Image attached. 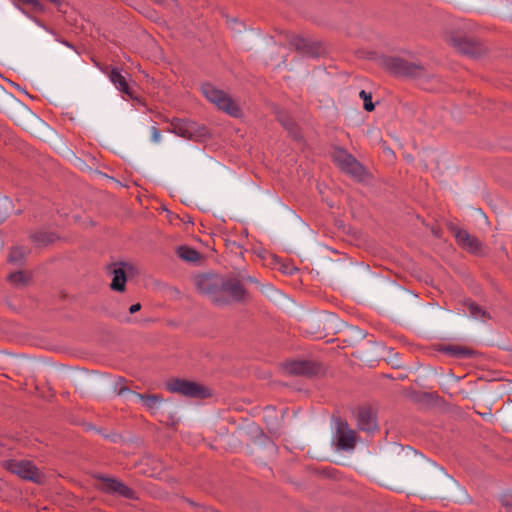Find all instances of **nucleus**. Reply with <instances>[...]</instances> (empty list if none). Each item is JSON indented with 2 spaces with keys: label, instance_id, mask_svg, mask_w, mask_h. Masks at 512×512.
Here are the masks:
<instances>
[{
  "label": "nucleus",
  "instance_id": "obj_11",
  "mask_svg": "<svg viewBox=\"0 0 512 512\" xmlns=\"http://www.w3.org/2000/svg\"><path fill=\"white\" fill-rule=\"evenodd\" d=\"M102 489L107 493L118 494L127 499H137V494L133 489L114 478H103Z\"/></svg>",
  "mask_w": 512,
  "mask_h": 512
},
{
  "label": "nucleus",
  "instance_id": "obj_15",
  "mask_svg": "<svg viewBox=\"0 0 512 512\" xmlns=\"http://www.w3.org/2000/svg\"><path fill=\"white\" fill-rule=\"evenodd\" d=\"M287 369L296 375H311L315 372L314 364L311 361H293L287 365Z\"/></svg>",
  "mask_w": 512,
  "mask_h": 512
},
{
  "label": "nucleus",
  "instance_id": "obj_1",
  "mask_svg": "<svg viewBox=\"0 0 512 512\" xmlns=\"http://www.w3.org/2000/svg\"><path fill=\"white\" fill-rule=\"evenodd\" d=\"M194 284L197 291L208 297L214 305L225 306V298L222 297V289L224 285V277L205 273L194 277Z\"/></svg>",
  "mask_w": 512,
  "mask_h": 512
},
{
  "label": "nucleus",
  "instance_id": "obj_14",
  "mask_svg": "<svg viewBox=\"0 0 512 512\" xmlns=\"http://www.w3.org/2000/svg\"><path fill=\"white\" fill-rule=\"evenodd\" d=\"M328 319L325 317H313L303 323L304 331L313 335L315 338H322L325 334L320 330L321 327L325 328Z\"/></svg>",
  "mask_w": 512,
  "mask_h": 512
},
{
  "label": "nucleus",
  "instance_id": "obj_8",
  "mask_svg": "<svg viewBox=\"0 0 512 512\" xmlns=\"http://www.w3.org/2000/svg\"><path fill=\"white\" fill-rule=\"evenodd\" d=\"M451 232L453 233L457 244L462 249L474 255L484 254L482 242L477 237L471 235L467 230L452 226Z\"/></svg>",
  "mask_w": 512,
  "mask_h": 512
},
{
  "label": "nucleus",
  "instance_id": "obj_2",
  "mask_svg": "<svg viewBox=\"0 0 512 512\" xmlns=\"http://www.w3.org/2000/svg\"><path fill=\"white\" fill-rule=\"evenodd\" d=\"M201 91L204 97L218 109L233 117L240 116V107L226 92L216 88L210 83L203 84L201 86Z\"/></svg>",
  "mask_w": 512,
  "mask_h": 512
},
{
  "label": "nucleus",
  "instance_id": "obj_9",
  "mask_svg": "<svg viewBox=\"0 0 512 512\" xmlns=\"http://www.w3.org/2000/svg\"><path fill=\"white\" fill-rule=\"evenodd\" d=\"M222 297L225 298V305L231 302H241L246 297V290L238 279L224 278Z\"/></svg>",
  "mask_w": 512,
  "mask_h": 512
},
{
  "label": "nucleus",
  "instance_id": "obj_20",
  "mask_svg": "<svg viewBox=\"0 0 512 512\" xmlns=\"http://www.w3.org/2000/svg\"><path fill=\"white\" fill-rule=\"evenodd\" d=\"M173 133L178 136L189 138L192 135V129L184 122H177L173 124Z\"/></svg>",
  "mask_w": 512,
  "mask_h": 512
},
{
  "label": "nucleus",
  "instance_id": "obj_27",
  "mask_svg": "<svg viewBox=\"0 0 512 512\" xmlns=\"http://www.w3.org/2000/svg\"><path fill=\"white\" fill-rule=\"evenodd\" d=\"M140 309H141V305H140V303H136V304H133V305H131V306H130V308H129V312H130L131 314H133V313L138 312Z\"/></svg>",
  "mask_w": 512,
  "mask_h": 512
},
{
  "label": "nucleus",
  "instance_id": "obj_12",
  "mask_svg": "<svg viewBox=\"0 0 512 512\" xmlns=\"http://www.w3.org/2000/svg\"><path fill=\"white\" fill-rule=\"evenodd\" d=\"M108 78L119 92L129 96L131 99L134 98L133 92L129 87L126 77L121 73L119 68H111L110 72L108 73Z\"/></svg>",
  "mask_w": 512,
  "mask_h": 512
},
{
  "label": "nucleus",
  "instance_id": "obj_10",
  "mask_svg": "<svg viewBox=\"0 0 512 512\" xmlns=\"http://www.w3.org/2000/svg\"><path fill=\"white\" fill-rule=\"evenodd\" d=\"M133 267L126 262L113 263L108 266V272L112 275L110 288L113 291L123 292L127 281V271Z\"/></svg>",
  "mask_w": 512,
  "mask_h": 512
},
{
  "label": "nucleus",
  "instance_id": "obj_13",
  "mask_svg": "<svg viewBox=\"0 0 512 512\" xmlns=\"http://www.w3.org/2000/svg\"><path fill=\"white\" fill-rule=\"evenodd\" d=\"M357 423L359 429L366 432H373L377 429L376 417L373 415L371 410L366 408L359 410Z\"/></svg>",
  "mask_w": 512,
  "mask_h": 512
},
{
  "label": "nucleus",
  "instance_id": "obj_22",
  "mask_svg": "<svg viewBox=\"0 0 512 512\" xmlns=\"http://www.w3.org/2000/svg\"><path fill=\"white\" fill-rule=\"evenodd\" d=\"M8 280L12 284H15V285L24 284L27 281V279L22 271H17V272L11 273L8 276Z\"/></svg>",
  "mask_w": 512,
  "mask_h": 512
},
{
  "label": "nucleus",
  "instance_id": "obj_28",
  "mask_svg": "<svg viewBox=\"0 0 512 512\" xmlns=\"http://www.w3.org/2000/svg\"><path fill=\"white\" fill-rule=\"evenodd\" d=\"M50 2H52L53 4H60V0H49Z\"/></svg>",
  "mask_w": 512,
  "mask_h": 512
},
{
  "label": "nucleus",
  "instance_id": "obj_25",
  "mask_svg": "<svg viewBox=\"0 0 512 512\" xmlns=\"http://www.w3.org/2000/svg\"><path fill=\"white\" fill-rule=\"evenodd\" d=\"M151 132V141L154 143H159L161 141V133L157 126H152L150 129Z\"/></svg>",
  "mask_w": 512,
  "mask_h": 512
},
{
  "label": "nucleus",
  "instance_id": "obj_24",
  "mask_svg": "<svg viewBox=\"0 0 512 512\" xmlns=\"http://www.w3.org/2000/svg\"><path fill=\"white\" fill-rule=\"evenodd\" d=\"M116 386L118 387L117 389V394L119 396H123L127 393H132L125 385H124V379L123 378H120L119 381L116 383Z\"/></svg>",
  "mask_w": 512,
  "mask_h": 512
},
{
  "label": "nucleus",
  "instance_id": "obj_4",
  "mask_svg": "<svg viewBox=\"0 0 512 512\" xmlns=\"http://www.w3.org/2000/svg\"><path fill=\"white\" fill-rule=\"evenodd\" d=\"M167 389L172 393H177L190 398H206L210 396V391L205 386L185 380L172 379L166 383Z\"/></svg>",
  "mask_w": 512,
  "mask_h": 512
},
{
  "label": "nucleus",
  "instance_id": "obj_18",
  "mask_svg": "<svg viewBox=\"0 0 512 512\" xmlns=\"http://www.w3.org/2000/svg\"><path fill=\"white\" fill-rule=\"evenodd\" d=\"M26 250L22 247H14L11 249L8 261L15 265H21L25 259Z\"/></svg>",
  "mask_w": 512,
  "mask_h": 512
},
{
  "label": "nucleus",
  "instance_id": "obj_21",
  "mask_svg": "<svg viewBox=\"0 0 512 512\" xmlns=\"http://www.w3.org/2000/svg\"><path fill=\"white\" fill-rule=\"evenodd\" d=\"M359 97L363 100V102H364L363 106L366 111L370 112V111L374 110L375 106L372 102V96L370 93H367L365 90H361L359 92Z\"/></svg>",
  "mask_w": 512,
  "mask_h": 512
},
{
  "label": "nucleus",
  "instance_id": "obj_23",
  "mask_svg": "<svg viewBox=\"0 0 512 512\" xmlns=\"http://www.w3.org/2000/svg\"><path fill=\"white\" fill-rule=\"evenodd\" d=\"M468 308H469V312H470L471 316L474 317L475 319L484 318V316L486 314V312L483 311L475 303H470Z\"/></svg>",
  "mask_w": 512,
  "mask_h": 512
},
{
  "label": "nucleus",
  "instance_id": "obj_19",
  "mask_svg": "<svg viewBox=\"0 0 512 512\" xmlns=\"http://www.w3.org/2000/svg\"><path fill=\"white\" fill-rule=\"evenodd\" d=\"M445 351L457 358H467L473 354L472 350L461 346H448L445 348Z\"/></svg>",
  "mask_w": 512,
  "mask_h": 512
},
{
  "label": "nucleus",
  "instance_id": "obj_16",
  "mask_svg": "<svg viewBox=\"0 0 512 512\" xmlns=\"http://www.w3.org/2000/svg\"><path fill=\"white\" fill-rule=\"evenodd\" d=\"M133 395L139 398L143 405L152 412L156 411L163 401L162 397L159 395H144L139 393H133Z\"/></svg>",
  "mask_w": 512,
  "mask_h": 512
},
{
  "label": "nucleus",
  "instance_id": "obj_3",
  "mask_svg": "<svg viewBox=\"0 0 512 512\" xmlns=\"http://www.w3.org/2000/svg\"><path fill=\"white\" fill-rule=\"evenodd\" d=\"M3 467L23 480L40 483L43 475L39 469L29 460L10 459L2 463Z\"/></svg>",
  "mask_w": 512,
  "mask_h": 512
},
{
  "label": "nucleus",
  "instance_id": "obj_7",
  "mask_svg": "<svg viewBox=\"0 0 512 512\" xmlns=\"http://www.w3.org/2000/svg\"><path fill=\"white\" fill-rule=\"evenodd\" d=\"M334 441L338 450L352 451L357 441L356 431L350 428L346 421L339 420L336 425Z\"/></svg>",
  "mask_w": 512,
  "mask_h": 512
},
{
  "label": "nucleus",
  "instance_id": "obj_29",
  "mask_svg": "<svg viewBox=\"0 0 512 512\" xmlns=\"http://www.w3.org/2000/svg\"><path fill=\"white\" fill-rule=\"evenodd\" d=\"M23 1L26 2V3H32L33 2V0H23Z\"/></svg>",
  "mask_w": 512,
  "mask_h": 512
},
{
  "label": "nucleus",
  "instance_id": "obj_17",
  "mask_svg": "<svg viewBox=\"0 0 512 512\" xmlns=\"http://www.w3.org/2000/svg\"><path fill=\"white\" fill-rule=\"evenodd\" d=\"M177 255L179 258L187 262H196L200 259L199 252L188 246H180L177 249Z\"/></svg>",
  "mask_w": 512,
  "mask_h": 512
},
{
  "label": "nucleus",
  "instance_id": "obj_26",
  "mask_svg": "<svg viewBox=\"0 0 512 512\" xmlns=\"http://www.w3.org/2000/svg\"><path fill=\"white\" fill-rule=\"evenodd\" d=\"M189 503L195 507V510L196 512H217L215 510H212L210 508H206L204 506H201V505H198V504H195L194 502L192 501H189Z\"/></svg>",
  "mask_w": 512,
  "mask_h": 512
},
{
  "label": "nucleus",
  "instance_id": "obj_6",
  "mask_svg": "<svg viewBox=\"0 0 512 512\" xmlns=\"http://www.w3.org/2000/svg\"><path fill=\"white\" fill-rule=\"evenodd\" d=\"M333 161L345 173L355 178H361L365 172L364 167L346 150L337 148L332 154Z\"/></svg>",
  "mask_w": 512,
  "mask_h": 512
},
{
  "label": "nucleus",
  "instance_id": "obj_5",
  "mask_svg": "<svg viewBox=\"0 0 512 512\" xmlns=\"http://www.w3.org/2000/svg\"><path fill=\"white\" fill-rule=\"evenodd\" d=\"M386 69L394 75L405 77H420L424 74V67L398 57L385 60Z\"/></svg>",
  "mask_w": 512,
  "mask_h": 512
}]
</instances>
